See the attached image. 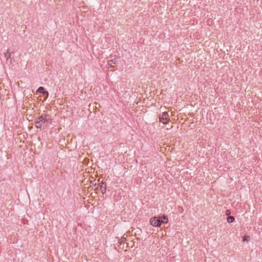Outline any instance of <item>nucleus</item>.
Masks as SVG:
<instances>
[{
  "mask_svg": "<svg viewBox=\"0 0 262 262\" xmlns=\"http://www.w3.org/2000/svg\"><path fill=\"white\" fill-rule=\"evenodd\" d=\"M38 119L41 125L44 124H47L48 122H51V121L50 116L47 114H42L38 118Z\"/></svg>",
  "mask_w": 262,
  "mask_h": 262,
  "instance_id": "nucleus-1",
  "label": "nucleus"
},
{
  "mask_svg": "<svg viewBox=\"0 0 262 262\" xmlns=\"http://www.w3.org/2000/svg\"><path fill=\"white\" fill-rule=\"evenodd\" d=\"M151 225L154 227H160L162 225V223L159 216H155L151 217L150 220Z\"/></svg>",
  "mask_w": 262,
  "mask_h": 262,
  "instance_id": "nucleus-2",
  "label": "nucleus"
},
{
  "mask_svg": "<svg viewBox=\"0 0 262 262\" xmlns=\"http://www.w3.org/2000/svg\"><path fill=\"white\" fill-rule=\"evenodd\" d=\"M159 120L160 121L163 123L164 124H167L169 121V119H168V113L166 112H163L162 115H160Z\"/></svg>",
  "mask_w": 262,
  "mask_h": 262,
  "instance_id": "nucleus-3",
  "label": "nucleus"
},
{
  "mask_svg": "<svg viewBox=\"0 0 262 262\" xmlns=\"http://www.w3.org/2000/svg\"><path fill=\"white\" fill-rule=\"evenodd\" d=\"M99 186H100V188L101 192L103 194L105 193L106 192V183L102 181L101 183H100Z\"/></svg>",
  "mask_w": 262,
  "mask_h": 262,
  "instance_id": "nucleus-4",
  "label": "nucleus"
},
{
  "mask_svg": "<svg viewBox=\"0 0 262 262\" xmlns=\"http://www.w3.org/2000/svg\"><path fill=\"white\" fill-rule=\"evenodd\" d=\"M36 92H38L40 93H42L43 95H46V97H48L49 95L48 92L47 91H45L44 88L42 86L39 87L37 90Z\"/></svg>",
  "mask_w": 262,
  "mask_h": 262,
  "instance_id": "nucleus-5",
  "label": "nucleus"
},
{
  "mask_svg": "<svg viewBox=\"0 0 262 262\" xmlns=\"http://www.w3.org/2000/svg\"><path fill=\"white\" fill-rule=\"evenodd\" d=\"M159 217L160 218L162 224H164V223H166L168 222V219L166 215H163L162 216H159Z\"/></svg>",
  "mask_w": 262,
  "mask_h": 262,
  "instance_id": "nucleus-6",
  "label": "nucleus"
},
{
  "mask_svg": "<svg viewBox=\"0 0 262 262\" xmlns=\"http://www.w3.org/2000/svg\"><path fill=\"white\" fill-rule=\"evenodd\" d=\"M117 63V61L116 60H115V59L114 60H108V68L110 67H115V65Z\"/></svg>",
  "mask_w": 262,
  "mask_h": 262,
  "instance_id": "nucleus-7",
  "label": "nucleus"
},
{
  "mask_svg": "<svg viewBox=\"0 0 262 262\" xmlns=\"http://www.w3.org/2000/svg\"><path fill=\"white\" fill-rule=\"evenodd\" d=\"M34 125H35V127L37 128H39L40 129L41 128V124H40V122H39V120L38 119V118L36 119V120L34 122Z\"/></svg>",
  "mask_w": 262,
  "mask_h": 262,
  "instance_id": "nucleus-8",
  "label": "nucleus"
},
{
  "mask_svg": "<svg viewBox=\"0 0 262 262\" xmlns=\"http://www.w3.org/2000/svg\"><path fill=\"white\" fill-rule=\"evenodd\" d=\"M235 220V218L233 216H229L227 218V221L229 223L233 222Z\"/></svg>",
  "mask_w": 262,
  "mask_h": 262,
  "instance_id": "nucleus-9",
  "label": "nucleus"
},
{
  "mask_svg": "<svg viewBox=\"0 0 262 262\" xmlns=\"http://www.w3.org/2000/svg\"><path fill=\"white\" fill-rule=\"evenodd\" d=\"M5 57L7 60H8L9 58H10L11 54L9 53V52L7 51L6 53H4Z\"/></svg>",
  "mask_w": 262,
  "mask_h": 262,
  "instance_id": "nucleus-10",
  "label": "nucleus"
},
{
  "mask_svg": "<svg viewBox=\"0 0 262 262\" xmlns=\"http://www.w3.org/2000/svg\"><path fill=\"white\" fill-rule=\"evenodd\" d=\"M225 213H226V215H228L230 213V211H229V210H227L226 211Z\"/></svg>",
  "mask_w": 262,
  "mask_h": 262,
  "instance_id": "nucleus-11",
  "label": "nucleus"
},
{
  "mask_svg": "<svg viewBox=\"0 0 262 262\" xmlns=\"http://www.w3.org/2000/svg\"><path fill=\"white\" fill-rule=\"evenodd\" d=\"M139 102L140 101H135L134 103H136L137 104H138L139 103Z\"/></svg>",
  "mask_w": 262,
  "mask_h": 262,
  "instance_id": "nucleus-12",
  "label": "nucleus"
},
{
  "mask_svg": "<svg viewBox=\"0 0 262 262\" xmlns=\"http://www.w3.org/2000/svg\"><path fill=\"white\" fill-rule=\"evenodd\" d=\"M66 99H61V102L62 103L63 102V101L62 100H64V102H65Z\"/></svg>",
  "mask_w": 262,
  "mask_h": 262,
  "instance_id": "nucleus-13",
  "label": "nucleus"
},
{
  "mask_svg": "<svg viewBox=\"0 0 262 262\" xmlns=\"http://www.w3.org/2000/svg\"><path fill=\"white\" fill-rule=\"evenodd\" d=\"M69 103H71V104H72V102H70V100H69V102H68Z\"/></svg>",
  "mask_w": 262,
  "mask_h": 262,
  "instance_id": "nucleus-14",
  "label": "nucleus"
},
{
  "mask_svg": "<svg viewBox=\"0 0 262 262\" xmlns=\"http://www.w3.org/2000/svg\"><path fill=\"white\" fill-rule=\"evenodd\" d=\"M246 240H247V239L246 238V237H244V241H246Z\"/></svg>",
  "mask_w": 262,
  "mask_h": 262,
  "instance_id": "nucleus-15",
  "label": "nucleus"
},
{
  "mask_svg": "<svg viewBox=\"0 0 262 262\" xmlns=\"http://www.w3.org/2000/svg\"><path fill=\"white\" fill-rule=\"evenodd\" d=\"M71 100L72 101H74V99H71Z\"/></svg>",
  "mask_w": 262,
  "mask_h": 262,
  "instance_id": "nucleus-16",
  "label": "nucleus"
}]
</instances>
